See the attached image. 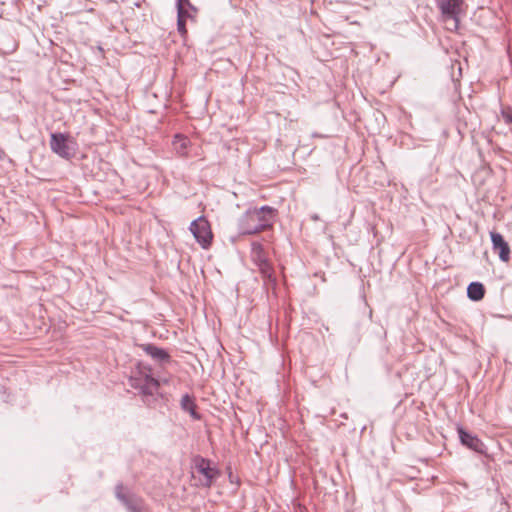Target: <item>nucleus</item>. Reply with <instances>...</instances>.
Listing matches in <instances>:
<instances>
[{
	"label": "nucleus",
	"mask_w": 512,
	"mask_h": 512,
	"mask_svg": "<svg viewBox=\"0 0 512 512\" xmlns=\"http://www.w3.org/2000/svg\"><path fill=\"white\" fill-rule=\"evenodd\" d=\"M130 387L137 391L143 403L149 407L155 406L161 397L159 381L151 375V369L142 363H138L136 371L130 375Z\"/></svg>",
	"instance_id": "nucleus-1"
},
{
	"label": "nucleus",
	"mask_w": 512,
	"mask_h": 512,
	"mask_svg": "<svg viewBox=\"0 0 512 512\" xmlns=\"http://www.w3.org/2000/svg\"><path fill=\"white\" fill-rule=\"evenodd\" d=\"M276 210L264 205L260 208H251L238 220L240 234L252 235L272 227Z\"/></svg>",
	"instance_id": "nucleus-2"
},
{
	"label": "nucleus",
	"mask_w": 512,
	"mask_h": 512,
	"mask_svg": "<svg viewBox=\"0 0 512 512\" xmlns=\"http://www.w3.org/2000/svg\"><path fill=\"white\" fill-rule=\"evenodd\" d=\"M192 467L201 475L197 484V486L200 487L210 488L221 475L220 470L212 465L211 460L200 455H196L192 458Z\"/></svg>",
	"instance_id": "nucleus-3"
},
{
	"label": "nucleus",
	"mask_w": 512,
	"mask_h": 512,
	"mask_svg": "<svg viewBox=\"0 0 512 512\" xmlns=\"http://www.w3.org/2000/svg\"><path fill=\"white\" fill-rule=\"evenodd\" d=\"M441 17L444 21L452 20L453 29L459 27L460 15L464 12V0H436Z\"/></svg>",
	"instance_id": "nucleus-4"
},
{
	"label": "nucleus",
	"mask_w": 512,
	"mask_h": 512,
	"mask_svg": "<svg viewBox=\"0 0 512 512\" xmlns=\"http://www.w3.org/2000/svg\"><path fill=\"white\" fill-rule=\"evenodd\" d=\"M189 229L197 243L202 248L207 249L211 245L213 234L211 231L210 223L205 217L200 216L193 220Z\"/></svg>",
	"instance_id": "nucleus-5"
},
{
	"label": "nucleus",
	"mask_w": 512,
	"mask_h": 512,
	"mask_svg": "<svg viewBox=\"0 0 512 512\" xmlns=\"http://www.w3.org/2000/svg\"><path fill=\"white\" fill-rule=\"evenodd\" d=\"M490 238L493 251L498 253L502 262H508L510 260V247L504 237L496 231H491Z\"/></svg>",
	"instance_id": "nucleus-6"
},
{
	"label": "nucleus",
	"mask_w": 512,
	"mask_h": 512,
	"mask_svg": "<svg viewBox=\"0 0 512 512\" xmlns=\"http://www.w3.org/2000/svg\"><path fill=\"white\" fill-rule=\"evenodd\" d=\"M458 434L460 442L464 446L468 447L469 449L477 453H485L486 446L476 435L465 431L462 427L458 428Z\"/></svg>",
	"instance_id": "nucleus-7"
},
{
	"label": "nucleus",
	"mask_w": 512,
	"mask_h": 512,
	"mask_svg": "<svg viewBox=\"0 0 512 512\" xmlns=\"http://www.w3.org/2000/svg\"><path fill=\"white\" fill-rule=\"evenodd\" d=\"M50 147L54 153L63 158H68L70 156L67 137L62 133L51 134Z\"/></svg>",
	"instance_id": "nucleus-8"
},
{
	"label": "nucleus",
	"mask_w": 512,
	"mask_h": 512,
	"mask_svg": "<svg viewBox=\"0 0 512 512\" xmlns=\"http://www.w3.org/2000/svg\"><path fill=\"white\" fill-rule=\"evenodd\" d=\"M148 356H150L156 362L162 363L169 361L170 356L166 350L159 348L153 344H141L138 345Z\"/></svg>",
	"instance_id": "nucleus-9"
},
{
	"label": "nucleus",
	"mask_w": 512,
	"mask_h": 512,
	"mask_svg": "<svg viewBox=\"0 0 512 512\" xmlns=\"http://www.w3.org/2000/svg\"><path fill=\"white\" fill-rule=\"evenodd\" d=\"M174 151L181 157H186L188 155V147L190 145V140L188 137L176 134L174 136V140L172 142Z\"/></svg>",
	"instance_id": "nucleus-10"
},
{
	"label": "nucleus",
	"mask_w": 512,
	"mask_h": 512,
	"mask_svg": "<svg viewBox=\"0 0 512 512\" xmlns=\"http://www.w3.org/2000/svg\"><path fill=\"white\" fill-rule=\"evenodd\" d=\"M485 288L480 282H471L467 287V296L472 301H480L484 298Z\"/></svg>",
	"instance_id": "nucleus-11"
},
{
	"label": "nucleus",
	"mask_w": 512,
	"mask_h": 512,
	"mask_svg": "<svg viewBox=\"0 0 512 512\" xmlns=\"http://www.w3.org/2000/svg\"><path fill=\"white\" fill-rule=\"evenodd\" d=\"M252 258L257 267L268 261L267 258L265 257L263 247L261 244H252Z\"/></svg>",
	"instance_id": "nucleus-12"
},
{
	"label": "nucleus",
	"mask_w": 512,
	"mask_h": 512,
	"mask_svg": "<svg viewBox=\"0 0 512 512\" xmlns=\"http://www.w3.org/2000/svg\"><path fill=\"white\" fill-rule=\"evenodd\" d=\"M258 268L263 278L269 280L273 285L276 284L274 270L269 261L261 264L260 266H258Z\"/></svg>",
	"instance_id": "nucleus-13"
},
{
	"label": "nucleus",
	"mask_w": 512,
	"mask_h": 512,
	"mask_svg": "<svg viewBox=\"0 0 512 512\" xmlns=\"http://www.w3.org/2000/svg\"><path fill=\"white\" fill-rule=\"evenodd\" d=\"M183 3L190 5L189 0H177V20H185V18L188 16V12L184 9Z\"/></svg>",
	"instance_id": "nucleus-14"
},
{
	"label": "nucleus",
	"mask_w": 512,
	"mask_h": 512,
	"mask_svg": "<svg viewBox=\"0 0 512 512\" xmlns=\"http://www.w3.org/2000/svg\"><path fill=\"white\" fill-rule=\"evenodd\" d=\"M116 497L125 505H128V496L126 494V489L122 484L116 486Z\"/></svg>",
	"instance_id": "nucleus-15"
},
{
	"label": "nucleus",
	"mask_w": 512,
	"mask_h": 512,
	"mask_svg": "<svg viewBox=\"0 0 512 512\" xmlns=\"http://www.w3.org/2000/svg\"><path fill=\"white\" fill-rule=\"evenodd\" d=\"M194 405H195V403H194L193 399L188 394H185V395L182 396V398H181V408L184 411H188Z\"/></svg>",
	"instance_id": "nucleus-16"
},
{
	"label": "nucleus",
	"mask_w": 512,
	"mask_h": 512,
	"mask_svg": "<svg viewBox=\"0 0 512 512\" xmlns=\"http://www.w3.org/2000/svg\"><path fill=\"white\" fill-rule=\"evenodd\" d=\"M130 512H145V508L141 502L130 497Z\"/></svg>",
	"instance_id": "nucleus-17"
},
{
	"label": "nucleus",
	"mask_w": 512,
	"mask_h": 512,
	"mask_svg": "<svg viewBox=\"0 0 512 512\" xmlns=\"http://www.w3.org/2000/svg\"><path fill=\"white\" fill-rule=\"evenodd\" d=\"M177 29L181 35H185L187 32L186 21L185 20H177Z\"/></svg>",
	"instance_id": "nucleus-18"
},
{
	"label": "nucleus",
	"mask_w": 512,
	"mask_h": 512,
	"mask_svg": "<svg viewBox=\"0 0 512 512\" xmlns=\"http://www.w3.org/2000/svg\"><path fill=\"white\" fill-rule=\"evenodd\" d=\"M502 117L506 124H512V114L507 111H502Z\"/></svg>",
	"instance_id": "nucleus-19"
},
{
	"label": "nucleus",
	"mask_w": 512,
	"mask_h": 512,
	"mask_svg": "<svg viewBox=\"0 0 512 512\" xmlns=\"http://www.w3.org/2000/svg\"><path fill=\"white\" fill-rule=\"evenodd\" d=\"M187 412H189V414L191 415V417L193 419H196V420L200 419V415L196 412V404L194 406H192L191 409H189Z\"/></svg>",
	"instance_id": "nucleus-20"
},
{
	"label": "nucleus",
	"mask_w": 512,
	"mask_h": 512,
	"mask_svg": "<svg viewBox=\"0 0 512 512\" xmlns=\"http://www.w3.org/2000/svg\"><path fill=\"white\" fill-rule=\"evenodd\" d=\"M311 219H312L313 221H318L320 218H319V215H318V214H313V215H311Z\"/></svg>",
	"instance_id": "nucleus-21"
}]
</instances>
